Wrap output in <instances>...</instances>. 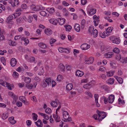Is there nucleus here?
Here are the masks:
<instances>
[{
    "mask_svg": "<svg viewBox=\"0 0 127 127\" xmlns=\"http://www.w3.org/2000/svg\"><path fill=\"white\" fill-rule=\"evenodd\" d=\"M114 79L113 78H110L106 81L107 83L109 84H112L114 83Z\"/></svg>",
    "mask_w": 127,
    "mask_h": 127,
    "instance_id": "21",
    "label": "nucleus"
},
{
    "mask_svg": "<svg viewBox=\"0 0 127 127\" xmlns=\"http://www.w3.org/2000/svg\"><path fill=\"white\" fill-rule=\"evenodd\" d=\"M113 55V53L112 52H109L105 54L106 58H110Z\"/></svg>",
    "mask_w": 127,
    "mask_h": 127,
    "instance_id": "19",
    "label": "nucleus"
},
{
    "mask_svg": "<svg viewBox=\"0 0 127 127\" xmlns=\"http://www.w3.org/2000/svg\"><path fill=\"white\" fill-rule=\"evenodd\" d=\"M32 115H33L32 119L34 121H36L37 119V115L35 113H32Z\"/></svg>",
    "mask_w": 127,
    "mask_h": 127,
    "instance_id": "43",
    "label": "nucleus"
},
{
    "mask_svg": "<svg viewBox=\"0 0 127 127\" xmlns=\"http://www.w3.org/2000/svg\"><path fill=\"white\" fill-rule=\"evenodd\" d=\"M100 49L102 51H103L106 49V47L105 45H103L101 46Z\"/></svg>",
    "mask_w": 127,
    "mask_h": 127,
    "instance_id": "60",
    "label": "nucleus"
},
{
    "mask_svg": "<svg viewBox=\"0 0 127 127\" xmlns=\"http://www.w3.org/2000/svg\"><path fill=\"white\" fill-rule=\"evenodd\" d=\"M91 84L89 83L88 84L84 85L83 86V87L86 89H88L91 88Z\"/></svg>",
    "mask_w": 127,
    "mask_h": 127,
    "instance_id": "32",
    "label": "nucleus"
},
{
    "mask_svg": "<svg viewBox=\"0 0 127 127\" xmlns=\"http://www.w3.org/2000/svg\"><path fill=\"white\" fill-rule=\"evenodd\" d=\"M107 73V76L108 77H111L113 75V72L112 71H109L108 72H106Z\"/></svg>",
    "mask_w": 127,
    "mask_h": 127,
    "instance_id": "48",
    "label": "nucleus"
},
{
    "mask_svg": "<svg viewBox=\"0 0 127 127\" xmlns=\"http://www.w3.org/2000/svg\"><path fill=\"white\" fill-rule=\"evenodd\" d=\"M56 39H54L53 38H51L50 39V43L51 44H53V43L55 42L56 41Z\"/></svg>",
    "mask_w": 127,
    "mask_h": 127,
    "instance_id": "61",
    "label": "nucleus"
},
{
    "mask_svg": "<svg viewBox=\"0 0 127 127\" xmlns=\"http://www.w3.org/2000/svg\"><path fill=\"white\" fill-rule=\"evenodd\" d=\"M13 18V16L12 15H10L7 19L6 22L9 23L11 21Z\"/></svg>",
    "mask_w": 127,
    "mask_h": 127,
    "instance_id": "29",
    "label": "nucleus"
},
{
    "mask_svg": "<svg viewBox=\"0 0 127 127\" xmlns=\"http://www.w3.org/2000/svg\"><path fill=\"white\" fill-rule=\"evenodd\" d=\"M99 95L98 94H95L94 95L95 102L96 103H98V100L99 98Z\"/></svg>",
    "mask_w": 127,
    "mask_h": 127,
    "instance_id": "34",
    "label": "nucleus"
},
{
    "mask_svg": "<svg viewBox=\"0 0 127 127\" xmlns=\"http://www.w3.org/2000/svg\"><path fill=\"white\" fill-rule=\"evenodd\" d=\"M96 9H95L91 8L88 10V13L89 15H92L95 14L96 12Z\"/></svg>",
    "mask_w": 127,
    "mask_h": 127,
    "instance_id": "4",
    "label": "nucleus"
},
{
    "mask_svg": "<svg viewBox=\"0 0 127 127\" xmlns=\"http://www.w3.org/2000/svg\"><path fill=\"white\" fill-rule=\"evenodd\" d=\"M94 29V26H91L89 28L88 31L90 33L92 34Z\"/></svg>",
    "mask_w": 127,
    "mask_h": 127,
    "instance_id": "37",
    "label": "nucleus"
},
{
    "mask_svg": "<svg viewBox=\"0 0 127 127\" xmlns=\"http://www.w3.org/2000/svg\"><path fill=\"white\" fill-rule=\"evenodd\" d=\"M16 21L17 24H19L22 22V19L21 18H17L16 19Z\"/></svg>",
    "mask_w": 127,
    "mask_h": 127,
    "instance_id": "49",
    "label": "nucleus"
},
{
    "mask_svg": "<svg viewBox=\"0 0 127 127\" xmlns=\"http://www.w3.org/2000/svg\"><path fill=\"white\" fill-rule=\"evenodd\" d=\"M21 37V36L20 35H19L18 36H16L15 37L14 39L15 40H17L19 39H20Z\"/></svg>",
    "mask_w": 127,
    "mask_h": 127,
    "instance_id": "62",
    "label": "nucleus"
},
{
    "mask_svg": "<svg viewBox=\"0 0 127 127\" xmlns=\"http://www.w3.org/2000/svg\"><path fill=\"white\" fill-rule=\"evenodd\" d=\"M101 98L103 100L104 103H107L108 102V99L107 98L105 97L104 96L101 97Z\"/></svg>",
    "mask_w": 127,
    "mask_h": 127,
    "instance_id": "44",
    "label": "nucleus"
},
{
    "mask_svg": "<svg viewBox=\"0 0 127 127\" xmlns=\"http://www.w3.org/2000/svg\"><path fill=\"white\" fill-rule=\"evenodd\" d=\"M33 87V85L32 84H27L26 85V87L29 89H31Z\"/></svg>",
    "mask_w": 127,
    "mask_h": 127,
    "instance_id": "41",
    "label": "nucleus"
},
{
    "mask_svg": "<svg viewBox=\"0 0 127 127\" xmlns=\"http://www.w3.org/2000/svg\"><path fill=\"white\" fill-rule=\"evenodd\" d=\"M87 3L86 0H81V3L82 5H85Z\"/></svg>",
    "mask_w": 127,
    "mask_h": 127,
    "instance_id": "63",
    "label": "nucleus"
},
{
    "mask_svg": "<svg viewBox=\"0 0 127 127\" xmlns=\"http://www.w3.org/2000/svg\"><path fill=\"white\" fill-rule=\"evenodd\" d=\"M51 79L50 78H48L43 80V82L41 84V85L43 87H45L51 84Z\"/></svg>",
    "mask_w": 127,
    "mask_h": 127,
    "instance_id": "2",
    "label": "nucleus"
},
{
    "mask_svg": "<svg viewBox=\"0 0 127 127\" xmlns=\"http://www.w3.org/2000/svg\"><path fill=\"white\" fill-rule=\"evenodd\" d=\"M98 114V119L99 121H101V120L103 119L105 117V116H104V117H102L100 115H99V114Z\"/></svg>",
    "mask_w": 127,
    "mask_h": 127,
    "instance_id": "55",
    "label": "nucleus"
},
{
    "mask_svg": "<svg viewBox=\"0 0 127 127\" xmlns=\"http://www.w3.org/2000/svg\"><path fill=\"white\" fill-rule=\"evenodd\" d=\"M84 74V73L79 70H77L76 72V76H78V77H81Z\"/></svg>",
    "mask_w": 127,
    "mask_h": 127,
    "instance_id": "15",
    "label": "nucleus"
},
{
    "mask_svg": "<svg viewBox=\"0 0 127 127\" xmlns=\"http://www.w3.org/2000/svg\"><path fill=\"white\" fill-rule=\"evenodd\" d=\"M59 70V71L64 72L65 71V66L62 64H59L58 67Z\"/></svg>",
    "mask_w": 127,
    "mask_h": 127,
    "instance_id": "14",
    "label": "nucleus"
},
{
    "mask_svg": "<svg viewBox=\"0 0 127 127\" xmlns=\"http://www.w3.org/2000/svg\"><path fill=\"white\" fill-rule=\"evenodd\" d=\"M113 29V28L112 27H110L108 28L106 30V32L107 33V34H108L109 33L111 32Z\"/></svg>",
    "mask_w": 127,
    "mask_h": 127,
    "instance_id": "33",
    "label": "nucleus"
},
{
    "mask_svg": "<svg viewBox=\"0 0 127 127\" xmlns=\"http://www.w3.org/2000/svg\"><path fill=\"white\" fill-rule=\"evenodd\" d=\"M94 60V59L93 57H91L88 60H86L85 61V63L87 64H90L93 63Z\"/></svg>",
    "mask_w": 127,
    "mask_h": 127,
    "instance_id": "10",
    "label": "nucleus"
},
{
    "mask_svg": "<svg viewBox=\"0 0 127 127\" xmlns=\"http://www.w3.org/2000/svg\"><path fill=\"white\" fill-rule=\"evenodd\" d=\"M10 85H11L9 83L6 82H5L2 86L5 87H7L8 89L10 90H11L12 89Z\"/></svg>",
    "mask_w": 127,
    "mask_h": 127,
    "instance_id": "23",
    "label": "nucleus"
},
{
    "mask_svg": "<svg viewBox=\"0 0 127 127\" xmlns=\"http://www.w3.org/2000/svg\"><path fill=\"white\" fill-rule=\"evenodd\" d=\"M70 52V50L69 48H64L63 52H65L66 53H68Z\"/></svg>",
    "mask_w": 127,
    "mask_h": 127,
    "instance_id": "52",
    "label": "nucleus"
},
{
    "mask_svg": "<svg viewBox=\"0 0 127 127\" xmlns=\"http://www.w3.org/2000/svg\"><path fill=\"white\" fill-rule=\"evenodd\" d=\"M49 22L52 24L56 25L58 23V20L55 19H52L49 20Z\"/></svg>",
    "mask_w": 127,
    "mask_h": 127,
    "instance_id": "24",
    "label": "nucleus"
},
{
    "mask_svg": "<svg viewBox=\"0 0 127 127\" xmlns=\"http://www.w3.org/2000/svg\"><path fill=\"white\" fill-rule=\"evenodd\" d=\"M115 78L120 84H122L123 82V80L121 78L118 77L117 76H115Z\"/></svg>",
    "mask_w": 127,
    "mask_h": 127,
    "instance_id": "27",
    "label": "nucleus"
},
{
    "mask_svg": "<svg viewBox=\"0 0 127 127\" xmlns=\"http://www.w3.org/2000/svg\"><path fill=\"white\" fill-rule=\"evenodd\" d=\"M30 62H34V63H36V62H35V58L34 57H31L30 58Z\"/></svg>",
    "mask_w": 127,
    "mask_h": 127,
    "instance_id": "58",
    "label": "nucleus"
},
{
    "mask_svg": "<svg viewBox=\"0 0 127 127\" xmlns=\"http://www.w3.org/2000/svg\"><path fill=\"white\" fill-rule=\"evenodd\" d=\"M113 51L117 54H119V53L120 52V50L118 48H115L114 49Z\"/></svg>",
    "mask_w": 127,
    "mask_h": 127,
    "instance_id": "47",
    "label": "nucleus"
},
{
    "mask_svg": "<svg viewBox=\"0 0 127 127\" xmlns=\"http://www.w3.org/2000/svg\"><path fill=\"white\" fill-rule=\"evenodd\" d=\"M1 61L3 64L4 65H6L5 64V58L4 57H1L0 58Z\"/></svg>",
    "mask_w": 127,
    "mask_h": 127,
    "instance_id": "50",
    "label": "nucleus"
},
{
    "mask_svg": "<svg viewBox=\"0 0 127 127\" xmlns=\"http://www.w3.org/2000/svg\"><path fill=\"white\" fill-rule=\"evenodd\" d=\"M9 95L13 98L14 100L15 101H16L18 98L17 96L11 92H9Z\"/></svg>",
    "mask_w": 127,
    "mask_h": 127,
    "instance_id": "11",
    "label": "nucleus"
},
{
    "mask_svg": "<svg viewBox=\"0 0 127 127\" xmlns=\"http://www.w3.org/2000/svg\"><path fill=\"white\" fill-rule=\"evenodd\" d=\"M63 118L65 119L64 121V122H66L67 121H71V118L70 117H69V115L68 113L65 111H63Z\"/></svg>",
    "mask_w": 127,
    "mask_h": 127,
    "instance_id": "1",
    "label": "nucleus"
},
{
    "mask_svg": "<svg viewBox=\"0 0 127 127\" xmlns=\"http://www.w3.org/2000/svg\"><path fill=\"white\" fill-rule=\"evenodd\" d=\"M121 62L123 63L127 62V57H123L121 58Z\"/></svg>",
    "mask_w": 127,
    "mask_h": 127,
    "instance_id": "40",
    "label": "nucleus"
},
{
    "mask_svg": "<svg viewBox=\"0 0 127 127\" xmlns=\"http://www.w3.org/2000/svg\"><path fill=\"white\" fill-rule=\"evenodd\" d=\"M97 113L98 114H99L102 117H104V116H106V114H105V112H100L99 111H97Z\"/></svg>",
    "mask_w": 127,
    "mask_h": 127,
    "instance_id": "36",
    "label": "nucleus"
},
{
    "mask_svg": "<svg viewBox=\"0 0 127 127\" xmlns=\"http://www.w3.org/2000/svg\"><path fill=\"white\" fill-rule=\"evenodd\" d=\"M36 125L38 127H42L43 126L42 123L40 119H38L37 121L35 122Z\"/></svg>",
    "mask_w": 127,
    "mask_h": 127,
    "instance_id": "16",
    "label": "nucleus"
},
{
    "mask_svg": "<svg viewBox=\"0 0 127 127\" xmlns=\"http://www.w3.org/2000/svg\"><path fill=\"white\" fill-rule=\"evenodd\" d=\"M40 14L41 15L44 16H46L47 14L46 12L44 11H41L40 12Z\"/></svg>",
    "mask_w": 127,
    "mask_h": 127,
    "instance_id": "56",
    "label": "nucleus"
},
{
    "mask_svg": "<svg viewBox=\"0 0 127 127\" xmlns=\"http://www.w3.org/2000/svg\"><path fill=\"white\" fill-rule=\"evenodd\" d=\"M114 95H110L108 96V102L109 103H112L114 101Z\"/></svg>",
    "mask_w": 127,
    "mask_h": 127,
    "instance_id": "7",
    "label": "nucleus"
},
{
    "mask_svg": "<svg viewBox=\"0 0 127 127\" xmlns=\"http://www.w3.org/2000/svg\"><path fill=\"white\" fill-rule=\"evenodd\" d=\"M47 10L50 13H52L54 12L55 11V10L53 7L48 8L47 9Z\"/></svg>",
    "mask_w": 127,
    "mask_h": 127,
    "instance_id": "35",
    "label": "nucleus"
},
{
    "mask_svg": "<svg viewBox=\"0 0 127 127\" xmlns=\"http://www.w3.org/2000/svg\"><path fill=\"white\" fill-rule=\"evenodd\" d=\"M53 117L57 122H59L61 121L60 117L58 114L57 112H56L55 114L53 115Z\"/></svg>",
    "mask_w": 127,
    "mask_h": 127,
    "instance_id": "6",
    "label": "nucleus"
},
{
    "mask_svg": "<svg viewBox=\"0 0 127 127\" xmlns=\"http://www.w3.org/2000/svg\"><path fill=\"white\" fill-rule=\"evenodd\" d=\"M90 47V45H88L87 43H84L81 45V47L83 50H85L89 48Z\"/></svg>",
    "mask_w": 127,
    "mask_h": 127,
    "instance_id": "5",
    "label": "nucleus"
},
{
    "mask_svg": "<svg viewBox=\"0 0 127 127\" xmlns=\"http://www.w3.org/2000/svg\"><path fill=\"white\" fill-rule=\"evenodd\" d=\"M85 24V19L82 20L81 24V29H83L84 28Z\"/></svg>",
    "mask_w": 127,
    "mask_h": 127,
    "instance_id": "31",
    "label": "nucleus"
},
{
    "mask_svg": "<svg viewBox=\"0 0 127 127\" xmlns=\"http://www.w3.org/2000/svg\"><path fill=\"white\" fill-rule=\"evenodd\" d=\"M17 62L16 59L14 58H12L11 60L10 64L13 67L14 66L16 65Z\"/></svg>",
    "mask_w": 127,
    "mask_h": 127,
    "instance_id": "8",
    "label": "nucleus"
},
{
    "mask_svg": "<svg viewBox=\"0 0 127 127\" xmlns=\"http://www.w3.org/2000/svg\"><path fill=\"white\" fill-rule=\"evenodd\" d=\"M21 13L20 12H16L12 14V15L14 16L15 18H17L18 16H20L21 15Z\"/></svg>",
    "mask_w": 127,
    "mask_h": 127,
    "instance_id": "46",
    "label": "nucleus"
},
{
    "mask_svg": "<svg viewBox=\"0 0 127 127\" xmlns=\"http://www.w3.org/2000/svg\"><path fill=\"white\" fill-rule=\"evenodd\" d=\"M23 79L25 83L28 84L30 83L31 81L30 78L27 77H24Z\"/></svg>",
    "mask_w": 127,
    "mask_h": 127,
    "instance_id": "25",
    "label": "nucleus"
},
{
    "mask_svg": "<svg viewBox=\"0 0 127 127\" xmlns=\"http://www.w3.org/2000/svg\"><path fill=\"white\" fill-rule=\"evenodd\" d=\"M85 94L86 95H88L91 97H92V94L90 93L89 91H87L85 92Z\"/></svg>",
    "mask_w": 127,
    "mask_h": 127,
    "instance_id": "54",
    "label": "nucleus"
},
{
    "mask_svg": "<svg viewBox=\"0 0 127 127\" xmlns=\"http://www.w3.org/2000/svg\"><path fill=\"white\" fill-rule=\"evenodd\" d=\"M121 55L119 54H118L116 56L115 59L117 61H120L121 59Z\"/></svg>",
    "mask_w": 127,
    "mask_h": 127,
    "instance_id": "45",
    "label": "nucleus"
},
{
    "mask_svg": "<svg viewBox=\"0 0 127 127\" xmlns=\"http://www.w3.org/2000/svg\"><path fill=\"white\" fill-rule=\"evenodd\" d=\"M112 42L113 43L118 44L120 42V40L118 38H116L112 40Z\"/></svg>",
    "mask_w": 127,
    "mask_h": 127,
    "instance_id": "18",
    "label": "nucleus"
},
{
    "mask_svg": "<svg viewBox=\"0 0 127 127\" xmlns=\"http://www.w3.org/2000/svg\"><path fill=\"white\" fill-rule=\"evenodd\" d=\"M45 112L47 114H50L51 112V110L49 108H47L45 111Z\"/></svg>",
    "mask_w": 127,
    "mask_h": 127,
    "instance_id": "51",
    "label": "nucleus"
},
{
    "mask_svg": "<svg viewBox=\"0 0 127 127\" xmlns=\"http://www.w3.org/2000/svg\"><path fill=\"white\" fill-rule=\"evenodd\" d=\"M66 30L67 31H69L71 30L72 28V27L69 25H67L65 26Z\"/></svg>",
    "mask_w": 127,
    "mask_h": 127,
    "instance_id": "42",
    "label": "nucleus"
},
{
    "mask_svg": "<svg viewBox=\"0 0 127 127\" xmlns=\"http://www.w3.org/2000/svg\"><path fill=\"white\" fill-rule=\"evenodd\" d=\"M93 35L94 37H96L98 35V31L96 29L94 30L93 31Z\"/></svg>",
    "mask_w": 127,
    "mask_h": 127,
    "instance_id": "38",
    "label": "nucleus"
},
{
    "mask_svg": "<svg viewBox=\"0 0 127 127\" xmlns=\"http://www.w3.org/2000/svg\"><path fill=\"white\" fill-rule=\"evenodd\" d=\"M44 7H43L41 5H39L36 6L34 11H37L39 10L44 9Z\"/></svg>",
    "mask_w": 127,
    "mask_h": 127,
    "instance_id": "12",
    "label": "nucleus"
},
{
    "mask_svg": "<svg viewBox=\"0 0 127 127\" xmlns=\"http://www.w3.org/2000/svg\"><path fill=\"white\" fill-rule=\"evenodd\" d=\"M19 99L22 102L25 103L26 101V99L25 97L23 96H21L19 97Z\"/></svg>",
    "mask_w": 127,
    "mask_h": 127,
    "instance_id": "39",
    "label": "nucleus"
},
{
    "mask_svg": "<svg viewBox=\"0 0 127 127\" xmlns=\"http://www.w3.org/2000/svg\"><path fill=\"white\" fill-rule=\"evenodd\" d=\"M8 2L11 4L12 6L13 7L17 6L19 3L18 0H14V1L12 0H9Z\"/></svg>",
    "mask_w": 127,
    "mask_h": 127,
    "instance_id": "3",
    "label": "nucleus"
},
{
    "mask_svg": "<svg viewBox=\"0 0 127 127\" xmlns=\"http://www.w3.org/2000/svg\"><path fill=\"white\" fill-rule=\"evenodd\" d=\"M73 87V85L72 83L68 84L66 86V90L67 91H69L72 89Z\"/></svg>",
    "mask_w": 127,
    "mask_h": 127,
    "instance_id": "20",
    "label": "nucleus"
},
{
    "mask_svg": "<svg viewBox=\"0 0 127 127\" xmlns=\"http://www.w3.org/2000/svg\"><path fill=\"white\" fill-rule=\"evenodd\" d=\"M62 79L63 76H62L60 75H59L58 76L57 78V81H61Z\"/></svg>",
    "mask_w": 127,
    "mask_h": 127,
    "instance_id": "53",
    "label": "nucleus"
},
{
    "mask_svg": "<svg viewBox=\"0 0 127 127\" xmlns=\"http://www.w3.org/2000/svg\"><path fill=\"white\" fill-rule=\"evenodd\" d=\"M58 22L59 25H63L65 22V20L63 18H59L58 19Z\"/></svg>",
    "mask_w": 127,
    "mask_h": 127,
    "instance_id": "9",
    "label": "nucleus"
},
{
    "mask_svg": "<svg viewBox=\"0 0 127 127\" xmlns=\"http://www.w3.org/2000/svg\"><path fill=\"white\" fill-rule=\"evenodd\" d=\"M38 46L40 47L42 49L45 48L47 47L46 45L42 42L39 43Z\"/></svg>",
    "mask_w": 127,
    "mask_h": 127,
    "instance_id": "26",
    "label": "nucleus"
},
{
    "mask_svg": "<svg viewBox=\"0 0 127 127\" xmlns=\"http://www.w3.org/2000/svg\"><path fill=\"white\" fill-rule=\"evenodd\" d=\"M2 118L4 120H5L8 117V114L7 113L4 112L3 113L2 115Z\"/></svg>",
    "mask_w": 127,
    "mask_h": 127,
    "instance_id": "30",
    "label": "nucleus"
},
{
    "mask_svg": "<svg viewBox=\"0 0 127 127\" xmlns=\"http://www.w3.org/2000/svg\"><path fill=\"white\" fill-rule=\"evenodd\" d=\"M45 33L48 35H50L52 33V31L49 28L45 29Z\"/></svg>",
    "mask_w": 127,
    "mask_h": 127,
    "instance_id": "22",
    "label": "nucleus"
},
{
    "mask_svg": "<svg viewBox=\"0 0 127 127\" xmlns=\"http://www.w3.org/2000/svg\"><path fill=\"white\" fill-rule=\"evenodd\" d=\"M99 34L102 38H105L106 37V36H108L109 35V34H107V33L106 32H104L103 33L100 32L99 33Z\"/></svg>",
    "mask_w": 127,
    "mask_h": 127,
    "instance_id": "13",
    "label": "nucleus"
},
{
    "mask_svg": "<svg viewBox=\"0 0 127 127\" xmlns=\"http://www.w3.org/2000/svg\"><path fill=\"white\" fill-rule=\"evenodd\" d=\"M8 120L10 123L12 124H14L16 123V121L15 120H11L10 119H8Z\"/></svg>",
    "mask_w": 127,
    "mask_h": 127,
    "instance_id": "59",
    "label": "nucleus"
},
{
    "mask_svg": "<svg viewBox=\"0 0 127 127\" xmlns=\"http://www.w3.org/2000/svg\"><path fill=\"white\" fill-rule=\"evenodd\" d=\"M74 29L77 32H79L80 29V25L78 24H76L74 26Z\"/></svg>",
    "mask_w": 127,
    "mask_h": 127,
    "instance_id": "17",
    "label": "nucleus"
},
{
    "mask_svg": "<svg viewBox=\"0 0 127 127\" xmlns=\"http://www.w3.org/2000/svg\"><path fill=\"white\" fill-rule=\"evenodd\" d=\"M33 20V18L32 16H29L28 19V21L29 23H31L32 22Z\"/></svg>",
    "mask_w": 127,
    "mask_h": 127,
    "instance_id": "57",
    "label": "nucleus"
},
{
    "mask_svg": "<svg viewBox=\"0 0 127 127\" xmlns=\"http://www.w3.org/2000/svg\"><path fill=\"white\" fill-rule=\"evenodd\" d=\"M62 4L65 6H68L69 4L65 1H63L62 2Z\"/></svg>",
    "mask_w": 127,
    "mask_h": 127,
    "instance_id": "64",
    "label": "nucleus"
},
{
    "mask_svg": "<svg viewBox=\"0 0 127 127\" xmlns=\"http://www.w3.org/2000/svg\"><path fill=\"white\" fill-rule=\"evenodd\" d=\"M21 40L22 41H24L25 42L24 44L25 45H27L29 42V40L26 38L25 37H23L21 38Z\"/></svg>",
    "mask_w": 127,
    "mask_h": 127,
    "instance_id": "28",
    "label": "nucleus"
}]
</instances>
